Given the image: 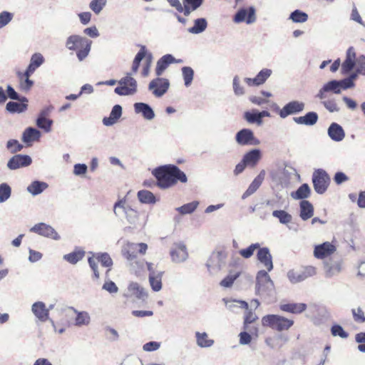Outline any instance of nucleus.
Listing matches in <instances>:
<instances>
[{
	"label": "nucleus",
	"instance_id": "obj_1",
	"mask_svg": "<svg viewBox=\"0 0 365 365\" xmlns=\"http://www.w3.org/2000/svg\"><path fill=\"white\" fill-rule=\"evenodd\" d=\"M153 175L157 179V185L163 189L173 186L178 181L186 182L187 178L184 172L174 165H165L154 169Z\"/></svg>",
	"mask_w": 365,
	"mask_h": 365
},
{
	"label": "nucleus",
	"instance_id": "obj_2",
	"mask_svg": "<svg viewBox=\"0 0 365 365\" xmlns=\"http://www.w3.org/2000/svg\"><path fill=\"white\" fill-rule=\"evenodd\" d=\"M148 249L145 243L126 242L122 247L123 256L129 262L130 265L138 272L144 268V260L138 259L137 253L144 255Z\"/></svg>",
	"mask_w": 365,
	"mask_h": 365
},
{
	"label": "nucleus",
	"instance_id": "obj_3",
	"mask_svg": "<svg viewBox=\"0 0 365 365\" xmlns=\"http://www.w3.org/2000/svg\"><path fill=\"white\" fill-rule=\"evenodd\" d=\"M262 324L264 327L282 331L289 329L294 324V321L277 314H268L262 317Z\"/></svg>",
	"mask_w": 365,
	"mask_h": 365
},
{
	"label": "nucleus",
	"instance_id": "obj_4",
	"mask_svg": "<svg viewBox=\"0 0 365 365\" xmlns=\"http://www.w3.org/2000/svg\"><path fill=\"white\" fill-rule=\"evenodd\" d=\"M312 183L315 192L319 195L324 194L329 185L330 177L324 169H316L312 174Z\"/></svg>",
	"mask_w": 365,
	"mask_h": 365
},
{
	"label": "nucleus",
	"instance_id": "obj_5",
	"mask_svg": "<svg viewBox=\"0 0 365 365\" xmlns=\"http://www.w3.org/2000/svg\"><path fill=\"white\" fill-rule=\"evenodd\" d=\"M113 212L117 217L124 215L128 222L131 225H135L138 221V212L128 205L125 200H120L116 202L114 205Z\"/></svg>",
	"mask_w": 365,
	"mask_h": 365
},
{
	"label": "nucleus",
	"instance_id": "obj_6",
	"mask_svg": "<svg viewBox=\"0 0 365 365\" xmlns=\"http://www.w3.org/2000/svg\"><path fill=\"white\" fill-rule=\"evenodd\" d=\"M227 253L224 250H219L213 252L206 264L209 272L215 274L226 265Z\"/></svg>",
	"mask_w": 365,
	"mask_h": 365
},
{
	"label": "nucleus",
	"instance_id": "obj_7",
	"mask_svg": "<svg viewBox=\"0 0 365 365\" xmlns=\"http://www.w3.org/2000/svg\"><path fill=\"white\" fill-rule=\"evenodd\" d=\"M119 86L114 90L115 93L119 96L133 95L137 91V81L131 77L130 73L122 78L119 81Z\"/></svg>",
	"mask_w": 365,
	"mask_h": 365
},
{
	"label": "nucleus",
	"instance_id": "obj_8",
	"mask_svg": "<svg viewBox=\"0 0 365 365\" xmlns=\"http://www.w3.org/2000/svg\"><path fill=\"white\" fill-rule=\"evenodd\" d=\"M257 20L256 9L254 6L248 8H240L234 15L232 21L235 24L245 22L247 24H252Z\"/></svg>",
	"mask_w": 365,
	"mask_h": 365
},
{
	"label": "nucleus",
	"instance_id": "obj_9",
	"mask_svg": "<svg viewBox=\"0 0 365 365\" xmlns=\"http://www.w3.org/2000/svg\"><path fill=\"white\" fill-rule=\"evenodd\" d=\"M256 280V289L259 294H262L274 289V283L267 272L264 270L259 271L257 274Z\"/></svg>",
	"mask_w": 365,
	"mask_h": 365
},
{
	"label": "nucleus",
	"instance_id": "obj_10",
	"mask_svg": "<svg viewBox=\"0 0 365 365\" xmlns=\"http://www.w3.org/2000/svg\"><path fill=\"white\" fill-rule=\"evenodd\" d=\"M305 103L299 101H292L286 103L279 110V115L282 118H286L291 115L298 114L304 110Z\"/></svg>",
	"mask_w": 365,
	"mask_h": 365
},
{
	"label": "nucleus",
	"instance_id": "obj_11",
	"mask_svg": "<svg viewBox=\"0 0 365 365\" xmlns=\"http://www.w3.org/2000/svg\"><path fill=\"white\" fill-rule=\"evenodd\" d=\"M236 142L240 145H257L259 140L255 137L254 133L249 128H243L239 130L235 135Z\"/></svg>",
	"mask_w": 365,
	"mask_h": 365
},
{
	"label": "nucleus",
	"instance_id": "obj_12",
	"mask_svg": "<svg viewBox=\"0 0 365 365\" xmlns=\"http://www.w3.org/2000/svg\"><path fill=\"white\" fill-rule=\"evenodd\" d=\"M169 86L170 83L168 79L158 76L150 82L148 89L155 96L161 97L168 91Z\"/></svg>",
	"mask_w": 365,
	"mask_h": 365
},
{
	"label": "nucleus",
	"instance_id": "obj_13",
	"mask_svg": "<svg viewBox=\"0 0 365 365\" xmlns=\"http://www.w3.org/2000/svg\"><path fill=\"white\" fill-rule=\"evenodd\" d=\"M170 253L171 259L175 263L184 262L188 258L186 245L181 242L174 243Z\"/></svg>",
	"mask_w": 365,
	"mask_h": 365
},
{
	"label": "nucleus",
	"instance_id": "obj_14",
	"mask_svg": "<svg viewBox=\"0 0 365 365\" xmlns=\"http://www.w3.org/2000/svg\"><path fill=\"white\" fill-rule=\"evenodd\" d=\"M31 312L34 316L41 322L49 321L53 327H55V322L49 318V309H46L43 302H34L31 306Z\"/></svg>",
	"mask_w": 365,
	"mask_h": 365
},
{
	"label": "nucleus",
	"instance_id": "obj_15",
	"mask_svg": "<svg viewBox=\"0 0 365 365\" xmlns=\"http://www.w3.org/2000/svg\"><path fill=\"white\" fill-rule=\"evenodd\" d=\"M30 231L45 237L51 238L55 240H60V236L54 228L43 222L36 224L30 229Z\"/></svg>",
	"mask_w": 365,
	"mask_h": 365
},
{
	"label": "nucleus",
	"instance_id": "obj_16",
	"mask_svg": "<svg viewBox=\"0 0 365 365\" xmlns=\"http://www.w3.org/2000/svg\"><path fill=\"white\" fill-rule=\"evenodd\" d=\"M325 277L330 278L339 274L342 269V262L339 259L329 258L324 262Z\"/></svg>",
	"mask_w": 365,
	"mask_h": 365
},
{
	"label": "nucleus",
	"instance_id": "obj_17",
	"mask_svg": "<svg viewBox=\"0 0 365 365\" xmlns=\"http://www.w3.org/2000/svg\"><path fill=\"white\" fill-rule=\"evenodd\" d=\"M357 65L356 52L353 47H349L346 53V58L341 63V73L343 75L349 74Z\"/></svg>",
	"mask_w": 365,
	"mask_h": 365
},
{
	"label": "nucleus",
	"instance_id": "obj_18",
	"mask_svg": "<svg viewBox=\"0 0 365 365\" xmlns=\"http://www.w3.org/2000/svg\"><path fill=\"white\" fill-rule=\"evenodd\" d=\"M32 163L31 158L27 155H15L11 158L7 163V168L9 170H16L21 168L27 167Z\"/></svg>",
	"mask_w": 365,
	"mask_h": 365
},
{
	"label": "nucleus",
	"instance_id": "obj_19",
	"mask_svg": "<svg viewBox=\"0 0 365 365\" xmlns=\"http://www.w3.org/2000/svg\"><path fill=\"white\" fill-rule=\"evenodd\" d=\"M328 93H333L335 94L341 93L338 80H331L325 83L316 95V98L319 100H324L327 97Z\"/></svg>",
	"mask_w": 365,
	"mask_h": 365
},
{
	"label": "nucleus",
	"instance_id": "obj_20",
	"mask_svg": "<svg viewBox=\"0 0 365 365\" xmlns=\"http://www.w3.org/2000/svg\"><path fill=\"white\" fill-rule=\"evenodd\" d=\"M336 250V247L329 242H324L321 245H316L314 250V256L317 259H324Z\"/></svg>",
	"mask_w": 365,
	"mask_h": 365
},
{
	"label": "nucleus",
	"instance_id": "obj_21",
	"mask_svg": "<svg viewBox=\"0 0 365 365\" xmlns=\"http://www.w3.org/2000/svg\"><path fill=\"white\" fill-rule=\"evenodd\" d=\"M133 108L136 114H141L143 118L147 120H152L155 118L154 110L148 103H135Z\"/></svg>",
	"mask_w": 365,
	"mask_h": 365
},
{
	"label": "nucleus",
	"instance_id": "obj_22",
	"mask_svg": "<svg viewBox=\"0 0 365 365\" xmlns=\"http://www.w3.org/2000/svg\"><path fill=\"white\" fill-rule=\"evenodd\" d=\"M257 259L265 267L268 272L273 269L272 257L267 247H260L257 253Z\"/></svg>",
	"mask_w": 365,
	"mask_h": 365
},
{
	"label": "nucleus",
	"instance_id": "obj_23",
	"mask_svg": "<svg viewBox=\"0 0 365 365\" xmlns=\"http://www.w3.org/2000/svg\"><path fill=\"white\" fill-rule=\"evenodd\" d=\"M266 173L264 170H262L258 175L253 180L251 184L249 185L247 190L243 193L242 197V199H245L247 197L250 196L253 193H255L257 190L260 187L262 182L264 180Z\"/></svg>",
	"mask_w": 365,
	"mask_h": 365
},
{
	"label": "nucleus",
	"instance_id": "obj_24",
	"mask_svg": "<svg viewBox=\"0 0 365 365\" xmlns=\"http://www.w3.org/2000/svg\"><path fill=\"white\" fill-rule=\"evenodd\" d=\"M319 119V115L316 112L310 111L304 115L294 117L293 120L298 125H304L307 126H312L315 125Z\"/></svg>",
	"mask_w": 365,
	"mask_h": 365
},
{
	"label": "nucleus",
	"instance_id": "obj_25",
	"mask_svg": "<svg viewBox=\"0 0 365 365\" xmlns=\"http://www.w3.org/2000/svg\"><path fill=\"white\" fill-rule=\"evenodd\" d=\"M175 61V57L171 54H165L159 58L156 63L155 74L157 76H160L165 70L171 63H174Z\"/></svg>",
	"mask_w": 365,
	"mask_h": 365
},
{
	"label": "nucleus",
	"instance_id": "obj_26",
	"mask_svg": "<svg viewBox=\"0 0 365 365\" xmlns=\"http://www.w3.org/2000/svg\"><path fill=\"white\" fill-rule=\"evenodd\" d=\"M327 133L329 137L335 142H340L345 137V133L343 128L336 123H332L329 125Z\"/></svg>",
	"mask_w": 365,
	"mask_h": 365
},
{
	"label": "nucleus",
	"instance_id": "obj_27",
	"mask_svg": "<svg viewBox=\"0 0 365 365\" xmlns=\"http://www.w3.org/2000/svg\"><path fill=\"white\" fill-rule=\"evenodd\" d=\"M33 73H31L26 71L24 73L18 72L17 76L19 79V88L24 92H28L31 90L34 86V81L29 78Z\"/></svg>",
	"mask_w": 365,
	"mask_h": 365
},
{
	"label": "nucleus",
	"instance_id": "obj_28",
	"mask_svg": "<svg viewBox=\"0 0 365 365\" xmlns=\"http://www.w3.org/2000/svg\"><path fill=\"white\" fill-rule=\"evenodd\" d=\"M88 39L79 35H71L68 36L66 41V46L70 51H75L78 47H81Z\"/></svg>",
	"mask_w": 365,
	"mask_h": 365
},
{
	"label": "nucleus",
	"instance_id": "obj_29",
	"mask_svg": "<svg viewBox=\"0 0 365 365\" xmlns=\"http://www.w3.org/2000/svg\"><path fill=\"white\" fill-rule=\"evenodd\" d=\"M261 158V151L259 149H252L244 155L242 160L247 166L255 167Z\"/></svg>",
	"mask_w": 365,
	"mask_h": 365
},
{
	"label": "nucleus",
	"instance_id": "obj_30",
	"mask_svg": "<svg viewBox=\"0 0 365 365\" xmlns=\"http://www.w3.org/2000/svg\"><path fill=\"white\" fill-rule=\"evenodd\" d=\"M279 309L285 312L292 314H300L306 310L307 304L304 303H287L281 304Z\"/></svg>",
	"mask_w": 365,
	"mask_h": 365
},
{
	"label": "nucleus",
	"instance_id": "obj_31",
	"mask_svg": "<svg viewBox=\"0 0 365 365\" xmlns=\"http://www.w3.org/2000/svg\"><path fill=\"white\" fill-rule=\"evenodd\" d=\"M122 115V107L120 105H115L113 107L109 117H105L103 119V125L110 126L115 124Z\"/></svg>",
	"mask_w": 365,
	"mask_h": 365
},
{
	"label": "nucleus",
	"instance_id": "obj_32",
	"mask_svg": "<svg viewBox=\"0 0 365 365\" xmlns=\"http://www.w3.org/2000/svg\"><path fill=\"white\" fill-rule=\"evenodd\" d=\"M48 187V185L43 181L34 180L26 188L28 192L33 196L42 193Z\"/></svg>",
	"mask_w": 365,
	"mask_h": 365
},
{
	"label": "nucleus",
	"instance_id": "obj_33",
	"mask_svg": "<svg viewBox=\"0 0 365 365\" xmlns=\"http://www.w3.org/2000/svg\"><path fill=\"white\" fill-rule=\"evenodd\" d=\"M45 61L44 57L40 53H35L30 59V63L26 69V71L34 73Z\"/></svg>",
	"mask_w": 365,
	"mask_h": 365
},
{
	"label": "nucleus",
	"instance_id": "obj_34",
	"mask_svg": "<svg viewBox=\"0 0 365 365\" xmlns=\"http://www.w3.org/2000/svg\"><path fill=\"white\" fill-rule=\"evenodd\" d=\"M41 132L33 127L27 128L23 133L22 140L25 143H29L32 141H37L41 138Z\"/></svg>",
	"mask_w": 365,
	"mask_h": 365
},
{
	"label": "nucleus",
	"instance_id": "obj_35",
	"mask_svg": "<svg viewBox=\"0 0 365 365\" xmlns=\"http://www.w3.org/2000/svg\"><path fill=\"white\" fill-rule=\"evenodd\" d=\"M73 312L76 314L75 319V325L77 327L88 326L91 322L90 314L85 311H78L73 307H71Z\"/></svg>",
	"mask_w": 365,
	"mask_h": 365
},
{
	"label": "nucleus",
	"instance_id": "obj_36",
	"mask_svg": "<svg viewBox=\"0 0 365 365\" xmlns=\"http://www.w3.org/2000/svg\"><path fill=\"white\" fill-rule=\"evenodd\" d=\"M300 217L306 221L311 218L314 215V207L311 202L307 200H302L300 202Z\"/></svg>",
	"mask_w": 365,
	"mask_h": 365
},
{
	"label": "nucleus",
	"instance_id": "obj_37",
	"mask_svg": "<svg viewBox=\"0 0 365 365\" xmlns=\"http://www.w3.org/2000/svg\"><path fill=\"white\" fill-rule=\"evenodd\" d=\"M195 336L196 344L200 348L211 347L215 343L213 339H209L208 334L206 332L196 331Z\"/></svg>",
	"mask_w": 365,
	"mask_h": 365
},
{
	"label": "nucleus",
	"instance_id": "obj_38",
	"mask_svg": "<svg viewBox=\"0 0 365 365\" xmlns=\"http://www.w3.org/2000/svg\"><path fill=\"white\" fill-rule=\"evenodd\" d=\"M311 194V189L308 184L304 183L295 191L291 192V197L294 200H302L308 198Z\"/></svg>",
	"mask_w": 365,
	"mask_h": 365
},
{
	"label": "nucleus",
	"instance_id": "obj_39",
	"mask_svg": "<svg viewBox=\"0 0 365 365\" xmlns=\"http://www.w3.org/2000/svg\"><path fill=\"white\" fill-rule=\"evenodd\" d=\"M85 253L82 249L76 248L72 252L64 255L63 258L70 264H75L83 258Z\"/></svg>",
	"mask_w": 365,
	"mask_h": 365
},
{
	"label": "nucleus",
	"instance_id": "obj_40",
	"mask_svg": "<svg viewBox=\"0 0 365 365\" xmlns=\"http://www.w3.org/2000/svg\"><path fill=\"white\" fill-rule=\"evenodd\" d=\"M207 27V21L205 18H198L194 20V25L187 29L192 34H200L205 31Z\"/></svg>",
	"mask_w": 365,
	"mask_h": 365
},
{
	"label": "nucleus",
	"instance_id": "obj_41",
	"mask_svg": "<svg viewBox=\"0 0 365 365\" xmlns=\"http://www.w3.org/2000/svg\"><path fill=\"white\" fill-rule=\"evenodd\" d=\"M129 292L141 300L148 297L147 291L137 282H131L128 286Z\"/></svg>",
	"mask_w": 365,
	"mask_h": 365
},
{
	"label": "nucleus",
	"instance_id": "obj_42",
	"mask_svg": "<svg viewBox=\"0 0 365 365\" xmlns=\"http://www.w3.org/2000/svg\"><path fill=\"white\" fill-rule=\"evenodd\" d=\"M163 272H158V274H149V282L154 292H158L162 289V277Z\"/></svg>",
	"mask_w": 365,
	"mask_h": 365
},
{
	"label": "nucleus",
	"instance_id": "obj_43",
	"mask_svg": "<svg viewBox=\"0 0 365 365\" xmlns=\"http://www.w3.org/2000/svg\"><path fill=\"white\" fill-rule=\"evenodd\" d=\"M272 216L277 218L281 224L287 225L292 220V216L287 211L283 210H277L272 212Z\"/></svg>",
	"mask_w": 365,
	"mask_h": 365
},
{
	"label": "nucleus",
	"instance_id": "obj_44",
	"mask_svg": "<svg viewBox=\"0 0 365 365\" xmlns=\"http://www.w3.org/2000/svg\"><path fill=\"white\" fill-rule=\"evenodd\" d=\"M147 49L145 46H141L139 51L135 55L132 65V71L136 73L139 68L141 61L146 56Z\"/></svg>",
	"mask_w": 365,
	"mask_h": 365
},
{
	"label": "nucleus",
	"instance_id": "obj_45",
	"mask_svg": "<svg viewBox=\"0 0 365 365\" xmlns=\"http://www.w3.org/2000/svg\"><path fill=\"white\" fill-rule=\"evenodd\" d=\"M138 197L142 203L154 204L156 202L155 195L145 190L138 191Z\"/></svg>",
	"mask_w": 365,
	"mask_h": 365
},
{
	"label": "nucleus",
	"instance_id": "obj_46",
	"mask_svg": "<svg viewBox=\"0 0 365 365\" xmlns=\"http://www.w3.org/2000/svg\"><path fill=\"white\" fill-rule=\"evenodd\" d=\"M198 201H192L191 202L183 205L182 206L175 208V210L181 215H187L192 213L198 207Z\"/></svg>",
	"mask_w": 365,
	"mask_h": 365
},
{
	"label": "nucleus",
	"instance_id": "obj_47",
	"mask_svg": "<svg viewBox=\"0 0 365 365\" xmlns=\"http://www.w3.org/2000/svg\"><path fill=\"white\" fill-rule=\"evenodd\" d=\"M27 108V104L24 103L21 101V103L19 102H14V101H9L6 106V110L12 113H22L24 110H26Z\"/></svg>",
	"mask_w": 365,
	"mask_h": 365
},
{
	"label": "nucleus",
	"instance_id": "obj_48",
	"mask_svg": "<svg viewBox=\"0 0 365 365\" xmlns=\"http://www.w3.org/2000/svg\"><path fill=\"white\" fill-rule=\"evenodd\" d=\"M181 71L185 86L189 87L193 81L194 70L190 66H184L181 68Z\"/></svg>",
	"mask_w": 365,
	"mask_h": 365
},
{
	"label": "nucleus",
	"instance_id": "obj_49",
	"mask_svg": "<svg viewBox=\"0 0 365 365\" xmlns=\"http://www.w3.org/2000/svg\"><path fill=\"white\" fill-rule=\"evenodd\" d=\"M224 301L225 302L227 308L232 312H236L237 308L248 309V304L245 301H242V300L226 301L225 299H224Z\"/></svg>",
	"mask_w": 365,
	"mask_h": 365
},
{
	"label": "nucleus",
	"instance_id": "obj_50",
	"mask_svg": "<svg viewBox=\"0 0 365 365\" xmlns=\"http://www.w3.org/2000/svg\"><path fill=\"white\" fill-rule=\"evenodd\" d=\"M244 117L250 123H256L258 125L262 124V120L261 119L259 113L257 110H253L252 112L247 111L245 113Z\"/></svg>",
	"mask_w": 365,
	"mask_h": 365
},
{
	"label": "nucleus",
	"instance_id": "obj_51",
	"mask_svg": "<svg viewBox=\"0 0 365 365\" xmlns=\"http://www.w3.org/2000/svg\"><path fill=\"white\" fill-rule=\"evenodd\" d=\"M289 19L294 23H304L308 19V15L305 12L297 9L290 14Z\"/></svg>",
	"mask_w": 365,
	"mask_h": 365
},
{
	"label": "nucleus",
	"instance_id": "obj_52",
	"mask_svg": "<svg viewBox=\"0 0 365 365\" xmlns=\"http://www.w3.org/2000/svg\"><path fill=\"white\" fill-rule=\"evenodd\" d=\"M287 277L289 280L293 284H296L306 279L305 277H304L302 270H289L287 272Z\"/></svg>",
	"mask_w": 365,
	"mask_h": 365
},
{
	"label": "nucleus",
	"instance_id": "obj_53",
	"mask_svg": "<svg viewBox=\"0 0 365 365\" xmlns=\"http://www.w3.org/2000/svg\"><path fill=\"white\" fill-rule=\"evenodd\" d=\"M91 43L92 41L88 39L87 42H86V44L80 47L81 48L77 51L76 56L80 61H82L88 56L91 48Z\"/></svg>",
	"mask_w": 365,
	"mask_h": 365
},
{
	"label": "nucleus",
	"instance_id": "obj_54",
	"mask_svg": "<svg viewBox=\"0 0 365 365\" xmlns=\"http://www.w3.org/2000/svg\"><path fill=\"white\" fill-rule=\"evenodd\" d=\"M98 262H100L105 267H110L113 265V260L110 255L106 253H98L93 257Z\"/></svg>",
	"mask_w": 365,
	"mask_h": 365
},
{
	"label": "nucleus",
	"instance_id": "obj_55",
	"mask_svg": "<svg viewBox=\"0 0 365 365\" xmlns=\"http://www.w3.org/2000/svg\"><path fill=\"white\" fill-rule=\"evenodd\" d=\"M11 195V188L6 182L0 184V203L6 202Z\"/></svg>",
	"mask_w": 365,
	"mask_h": 365
},
{
	"label": "nucleus",
	"instance_id": "obj_56",
	"mask_svg": "<svg viewBox=\"0 0 365 365\" xmlns=\"http://www.w3.org/2000/svg\"><path fill=\"white\" fill-rule=\"evenodd\" d=\"M259 247H260V245L259 243H253V244H251L247 248L240 250L239 251V253L242 257H244L245 259H249L250 257H251L253 255L254 252L256 250H259Z\"/></svg>",
	"mask_w": 365,
	"mask_h": 365
},
{
	"label": "nucleus",
	"instance_id": "obj_57",
	"mask_svg": "<svg viewBox=\"0 0 365 365\" xmlns=\"http://www.w3.org/2000/svg\"><path fill=\"white\" fill-rule=\"evenodd\" d=\"M324 108L329 110L330 113L339 112L340 110V108L336 101L335 98H329L328 100H324L322 102Z\"/></svg>",
	"mask_w": 365,
	"mask_h": 365
},
{
	"label": "nucleus",
	"instance_id": "obj_58",
	"mask_svg": "<svg viewBox=\"0 0 365 365\" xmlns=\"http://www.w3.org/2000/svg\"><path fill=\"white\" fill-rule=\"evenodd\" d=\"M106 3L107 0H92L89 4V7L96 14H98L106 6Z\"/></svg>",
	"mask_w": 365,
	"mask_h": 365
},
{
	"label": "nucleus",
	"instance_id": "obj_59",
	"mask_svg": "<svg viewBox=\"0 0 365 365\" xmlns=\"http://www.w3.org/2000/svg\"><path fill=\"white\" fill-rule=\"evenodd\" d=\"M352 317L355 322L363 324L365 322V314L362 308L358 307L351 309Z\"/></svg>",
	"mask_w": 365,
	"mask_h": 365
},
{
	"label": "nucleus",
	"instance_id": "obj_60",
	"mask_svg": "<svg viewBox=\"0 0 365 365\" xmlns=\"http://www.w3.org/2000/svg\"><path fill=\"white\" fill-rule=\"evenodd\" d=\"M52 124L53 120L46 118H37L36 119V125L46 133L51 131Z\"/></svg>",
	"mask_w": 365,
	"mask_h": 365
},
{
	"label": "nucleus",
	"instance_id": "obj_61",
	"mask_svg": "<svg viewBox=\"0 0 365 365\" xmlns=\"http://www.w3.org/2000/svg\"><path fill=\"white\" fill-rule=\"evenodd\" d=\"M14 14L7 11L0 13V29L7 26L14 19Z\"/></svg>",
	"mask_w": 365,
	"mask_h": 365
},
{
	"label": "nucleus",
	"instance_id": "obj_62",
	"mask_svg": "<svg viewBox=\"0 0 365 365\" xmlns=\"http://www.w3.org/2000/svg\"><path fill=\"white\" fill-rule=\"evenodd\" d=\"M232 87L234 93L236 96H240L245 93L244 87L240 84V79L238 76H235L232 80Z\"/></svg>",
	"mask_w": 365,
	"mask_h": 365
},
{
	"label": "nucleus",
	"instance_id": "obj_63",
	"mask_svg": "<svg viewBox=\"0 0 365 365\" xmlns=\"http://www.w3.org/2000/svg\"><path fill=\"white\" fill-rule=\"evenodd\" d=\"M272 71L269 68H263L255 76L256 81L259 86L263 84L267 79L272 75Z\"/></svg>",
	"mask_w": 365,
	"mask_h": 365
},
{
	"label": "nucleus",
	"instance_id": "obj_64",
	"mask_svg": "<svg viewBox=\"0 0 365 365\" xmlns=\"http://www.w3.org/2000/svg\"><path fill=\"white\" fill-rule=\"evenodd\" d=\"M24 146L19 143L17 140L11 139L9 140L6 143V148L10 151L11 153H16L21 151Z\"/></svg>",
	"mask_w": 365,
	"mask_h": 365
}]
</instances>
